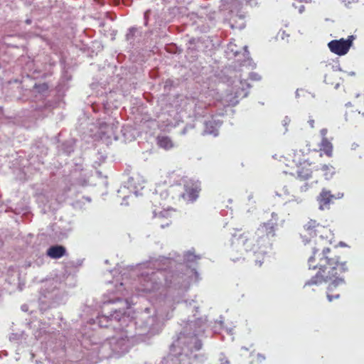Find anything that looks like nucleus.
Returning a JSON list of instances; mask_svg holds the SVG:
<instances>
[{
	"instance_id": "obj_20",
	"label": "nucleus",
	"mask_w": 364,
	"mask_h": 364,
	"mask_svg": "<svg viewBox=\"0 0 364 364\" xmlns=\"http://www.w3.org/2000/svg\"><path fill=\"white\" fill-rule=\"evenodd\" d=\"M321 132H322V134L324 135V134H325V133L326 132V130H325V129H322V131H321Z\"/></svg>"
},
{
	"instance_id": "obj_19",
	"label": "nucleus",
	"mask_w": 364,
	"mask_h": 364,
	"mask_svg": "<svg viewBox=\"0 0 364 364\" xmlns=\"http://www.w3.org/2000/svg\"><path fill=\"white\" fill-rule=\"evenodd\" d=\"M325 81H326L327 83H328V75H326V77H325Z\"/></svg>"
},
{
	"instance_id": "obj_1",
	"label": "nucleus",
	"mask_w": 364,
	"mask_h": 364,
	"mask_svg": "<svg viewBox=\"0 0 364 364\" xmlns=\"http://www.w3.org/2000/svg\"><path fill=\"white\" fill-rule=\"evenodd\" d=\"M314 257L309 258V267L312 269H318V272L306 283V285L331 282L326 291L328 300L332 301L335 299H338L341 293V287L345 283L342 274L349 269L348 262L342 259L339 254L329 255V257L324 256L316 262H314Z\"/></svg>"
},
{
	"instance_id": "obj_18",
	"label": "nucleus",
	"mask_w": 364,
	"mask_h": 364,
	"mask_svg": "<svg viewBox=\"0 0 364 364\" xmlns=\"http://www.w3.org/2000/svg\"><path fill=\"white\" fill-rule=\"evenodd\" d=\"M242 235L243 234H239V235L236 234V235H234V237H236L237 236L240 237V236H242Z\"/></svg>"
},
{
	"instance_id": "obj_11",
	"label": "nucleus",
	"mask_w": 364,
	"mask_h": 364,
	"mask_svg": "<svg viewBox=\"0 0 364 364\" xmlns=\"http://www.w3.org/2000/svg\"><path fill=\"white\" fill-rule=\"evenodd\" d=\"M157 145L165 150H169L174 146L171 139L168 136L159 135L156 138Z\"/></svg>"
},
{
	"instance_id": "obj_3",
	"label": "nucleus",
	"mask_w": 364,
	"mask_h": 364,
	"mask_svg": "<svg viewBox=\"0 0 364 364\" xmlns=\"http://www.w3.org/2000/svg\"><path fill=\"white\" fill-rule=\"evenodd\" d=\"M200 190L198 182L183 177L178 184L171 186L161 196L164 195L165 200L170 197L172 200L182 199L186 203H193L198 199Z\"/></svg>"
},
{
	"instance_id": "obj_12",
	"label": "nucleus",
	"mask_w": 364,
	"mask_h": 364,
	"mask_svg": "<svg viewBox=\"0 0 364 364\" xmlns=\"http://www.w3.org/2000/svg\"><path fill=\"white\" fill-rule=\"evenodd\" d=\"M320 149L323 151L328 157L333 156V145L326 137H323L321 141Z\"/></svg>"
},
{
	"instance_id": "obj_2",
	"label": "nucleus",
	"mask_w": 364,
	"mask_h": 364,
	"mask_svg": "<svg viewBox=\"0 0 364 364\" xmlns=\"http://www.w3.org/2000/svg\"><path fill=\"white\" fill-rule=\"evenodd\" d=\"M300 236L304 245H311L313 255L310 257L314 258V262L320 261L324 256L338 254L336 247H329L332 236L331 230L315 220L311 219L304 225Z\"/></svg>"
},
{
	"instance_id": "obj_4",
	"label": "nucleus",
	"mask_w": 364,
	"mask_h": 364,
	"mask_svg": "<svg viewBox=\"0 0 364 364\" xmlns=\"http://www.w3.org/2000/svg\"><path fill=\"white\" fill-rule=\"evenodd\" d=\"M176 212L175 208H169L165 202L161 203L156 196L153 205V214L161 228H164L171 224L176 217Z\"/></svg>"
},
{
	"instance_id": "obj_17",
	"label": "nucleus",
	"mask_w": 364,
	"mask_h": 364,
	"mask_svg": "<svg viewBox=\"0 0 364 364\" xmlns=\"http://www.w3.org/2000/svg\"><path fill=\"white\" fill-rule=\"evenodd\" d=\"M328 168V165H323V166H322V169H323V170H327Z\"/></svg>"
},
{
	"instance_id": "obj_13",
	"label": "nucleus",
	"mask_w": 364,
	"mask_h": 364,
	"mask_svg": "<svg viewBox=\"0 0 364 364\" xmlns=\"http://www.w3.org/2000/svg\"><path fill=\"white\" fill-rule=\"evenodd\" d=\"M311 2V0H294V1L292 4V6L295 9H298L299 14H301L305 9L304 4H310Z\"/></svg>"
},
{
	"instance_id": "obj_16",
	"label": "nucleus",
	"mask_w": 364,
	"mask_h": 364,
	"mask_svg": "<svg viewBox=\"0 0 364 364\" xmlns=\"http://www.w3.org/2000/svg\"><path fill=\"white\" fill-rule=\"evenodd\" d=\"M353 112V110H350L349 112H346V119L348 120V117H349V114Z\"/></svg>"
},
{
	"instance_id": "obj_5",
	"label": "nucleus",
	"mask_w": 364,
	"mask_h": 364,
	"mask_svg": "<svg viewBox=\"0 0 364 364\" xmlns=\"http://www.w3.org/2000/svg\"><path fill=\"white\" fill-rule=\"evenodd\" d=\"M354 39L353 36H349L346 40L344 38L333 40L328 43V46L332 53L338 55H343L348 52Z\"/></svg>"
},
{
	"instance_id": "obj_21",
	"label": "nucleus",
	"mask_w": 364,
	"mask_h": 364,
	"mask_svg": "<svg viewBox=\"0 0 364 364\" xmlns=\"http://www.w3.org/2000/svg\"><path fill=\"white\" fill-rule=\"evenodd\" d=\"M30 21H31L30 20H26V23H30Z\"/></svg>"
},
{
	"instance_id": "obj_14",
	"label": "nucleus",
	"mask_w": 364,
	"mask_h": 364,
	"mask_svg": "<svg viewBox=\"0 0 364 364\" xmlns=\"http://www.w3.org/2000/svg\"><path fill=\"white\" fill-rule=\"evenodd\" d=\"M185 258L188 262H195L199 259L200 257L189 251L185 255Z\"/></svg>"
},
{
	"instance_id": "obj_10",
	"label": "nucleus",
	"mask_w": 364,
	"mask_h": 364,
	"mask_svg": "<svg viewBox=\"0 0 364 364\" xmlns=\"http://www.w3.org/2000/svg\"><path fill=\"white\" fill-rule=\"evenodd\" d=\"M333 198L334 196L332 195L330 191L323 189L317 199L320 205V208L324 209L328 207Z\"/></svg>"
},
{
	"instance_id": "obj_15",
	"label": "nucleus",
	"mask_w": 364,
	"mask_h": 364,
	"mask_svg": "<svg viewBox=\"0 0 364 364\" xmlns=\"http://www.w3.org/2000/svg\"><path fill=\"white\" fill-rule=\"evenodd\" d=\"M309 125L311 127H314V119H310L309 121H308Z\"/></svg>"
},
{
	"instance_id": "obj_6",
	"label": "nucleus",
	"mask_w": 364,
	"mask_h": 364,
	"mask_svg": "<svg viewBox=\"0 0 364 364\" xmlns=\"http://www.w3.org/2000/svg\"><path fill=\"white\" fill-rule=\"evenodd\" d=\"M301 156L300 152H295L293 161L298 167L296 171L298 177L301 180H307L311 177L312 174V170L310 168L311 164L307 160H301Z\"/></svg>"
},
{
	"instance_id": "obj_8",
	"label": "nucleus",
	"mask_w": 364,
	"mask_h": 364,
	"mask_svg": "<svg viewBox=\"0 0 364 364\" xmlns=\"http://www.w3.org/2000/svg\"><path fill=\"white\" fill-rule=\"evenodd\" d=\"M142 285L141 290L144 292H151L159 289L160 279L157 274L152 272L150 275H146L141 280Z\"/></svg>"
},
{
	"instance_id": "obj_7",
	"label": "nucleus",
	"mask_w": 364,
	"mask_h": 364,
	"mask_svg": "<svg viewBox=\"0 0 364 364\" xmlns=\"http://www.w3.org/2000/svg\"><path fill=\"white\" fill-rule=\"evenodd\" d=\"M275 226L276 224L272 220L261 224L255 232L257 241L269 242L275 236Z\"/></svg>"
},
{
	"instance_id": "obj_9",
	"label": "nucleus",
	"mask_w": 364,
	"mask_h": 364,
	"mask_svg": "<svg viewBox=\"0 0 364 364\" xmlns=\"http://www.w3.org/2000/svg\"><path fill=\"white\" fill-rule=\"evenodd\" d=\"M66 253V249L62 245H53L46 252L47 255L52 259H59Z\"/></svg>"
}]
</instances>
